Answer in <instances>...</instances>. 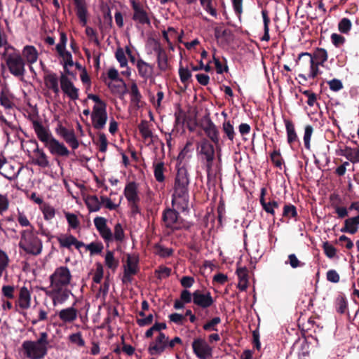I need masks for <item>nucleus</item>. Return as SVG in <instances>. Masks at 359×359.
Instances as JSON below:
<instances>
[{
	"mask_svg": "<svg viewBox=\"0 0 359 359\" xmlns=\"http://www.w3.org/2000/svg\"><path fill=\"white\" fill-rule=\"evenodd\" d=\"M222 130L225 133L227 139L231 142H233V140L236 136V132L234 130L233 124L229 120L224 121L222 123Z\"/></svg>",
	"mask_w": 359,
	"mask_h": 359,
	"instance_id": "nucleus-35",
	"label": "nucleus"
},
{
	"mask_svg": "<svg viewBox=\"0 0 359 359\" xmlns=\"http://www.w3.org/2000/svg\"><path fill=\"white\" fill-rule=\"evenodd\" d=\"M0 104L6 109L12 108L14 105V97L6 88L1 89L0 93Z\"/></svg>",
	"mask_w": 359,
	"mask_h": 359,
	"instance_id": "nucleus-29",
	"label": "nucleus"
},
{
	"mask_svg": "<svg viewBox=\"0 0 359 359\" xmlns=\"http://www.w3.org/2000/svg\"><path fill=\"white\" fill-rule=\"evenodd\" d=\"M9 259L8 255L3 250H0V277L2 276L3 271L8 265Z\"/></svg>",
	"mask_w": 359,
	"mask_h": 359,
	"instance_id": "nucleus-61",
	"label": "nucleus"
},
{
	"mask_svg": "<svg viewBox=\"0 0 359 359\" xmlns=\"http://www.w3.org/2000/svg\"><path fill=\"white\" fill-rule=\"evenodd\" d=\"M166 348L167 346L165 344L157 343V340L155 339L154 341L150 343L148 348V352L152 355H161Z\"/></svg>",
	"mask_w": 359,
	"mask_h": 359,
	"instance_id": "nucleus-34",
	"label": "nucleus"
},
{
	"mask_svg": "<svg viewBox=\"0 0 359 359\" xmlns=\"http://www.w3.org/2000/svg\"><path fill=\"white\" fill-rule=\"evenodd\" d=\"M115 57L119 62L121 67H128V60L122 48H118L116 49Z\"/></svg>",
	"mask_w": 359,
	"mask_h": 359,
	"instance_id": "nucleus-53",
	"label": "nucleus"
},
{
	"mask_svg": "<svg viewBox=\"0 0 359 359\" xmlns=\"http://www.w3.org/2000/svg\"><path fill=\"white\" fill-rule=\"evenodd\" d=\"M124 195L128 203L140 202L138 196L137 185L135 182H129L124 189Z\"/></svg>",
	"mask_w": 359,
	"mask_h": 359,
	"instance_id": "nucleus-23",
	"label": "nucleus"
},
{
	"mask_svg": "<svg viewBox=\"0 0 359 359\" xmlns=\"http://www.w3.org/2000/svg\"><path fill=\"white\" fill-rule=\"evenodd\" d=\"M155 250L156 251V253L162 257H169L173 253L172 248H165L161 245H156Z\"/></svg>",
	"mask_w": 359,
	"mask_h": 359,
	"instance_id": "nucleus-55",
	"label": "nucleus"
},
{
	"mask_svg": "<svg viewBox=\"0 0 359 359\" xmlns=\"http://www.w3.org/2000/svg\"><path fill=\"white\" fill-rule=\"evenodd\" d=\"M327 84L332 91L337 92L344 88L342 82L338 79H333L328 81Z\"/></svg>",
	"mask_w": 359,
	"mask_h": 359,
	"instance_id": "nucleus-62",
	"label": "nucleus"
},
{
	"mask_svg": "<svg viewBox=\"0 0 359 359\" xmlns=\"http://www.w3.org/2000/svg\"><path fill=\"white\" fill-rule=\"evenodd\" d=\"M48 348L35 341L24 342V352L30 359H42L47 354Z\"/></svg>",
	"mask_w": 359,
	"mask_h": 359,
	"instance_id": "nucleus-8",
	"label": "nucleus"
},
{
	"mask_svg": "<svg viewBox=\"0 0 359 359\" xmlns=\"http://www.w3.org/2000/svg\"><path fill=\"white\" fill-rule=\"evenodd\" d=\"M60 57L62 58L64 61L63 67L65 74L73 75L72 72H71L68 68V67H72L74 65L71 53L69 51L65 52L63 55H60Z\"/></svg>",
	"mask_w": 359,
	"mask_h": 359,
	"instance_id": "nucleus-37",
	"label": "nucleus"
},
{
	"mask_svg": "<svg viewBox=\"0 0 359 359\" xmlns=\"http://www.w3.org/2000/svg\"><path fill=\"white\" fill-rule=\"evenodd\" d=\"M192 348L193 352L199 359H209L212 357V348L202 338L194 339L192 342Z\"/></svg>",
	"mask_w": 359,
	"mask_h": 359,
	"instance_id": "nucleus-10",
	"label": "nucleus"
},
{
	"mask_svg": "<svg viewBox=\"0 0 359 359\" xmlns=\"http://www.w3.org/2000/svg\"><path fill=\"white\" fill-rule=\"evenodd\" d=\"M191 72L188 69V68L183 67L180 66L179 68V76L180 81L182 83L185 85V87L187 86V82L191 77Z\"/></svg>",
	"mask_w": 359,
	"mask_h": 359,
	"instance_id": "nucleus-49",
	"label": "nucleus"
},
{
	"mask_svg": "<svg viewBox=\"0 0 359 359\" xmlns=\"http://www.w3.org/2000/svg\"><path fill=\"white\" fill-rule=\"evenodd\" d=\"M51 290L48 292V295L52 298L54 306L63 304L66 302L72 292L64 287H50Z\"/></svg>",
	"mask_w": 359,
	"mask_h": 359,
	"instance_id": "nucleus-14",
	"label": "nucleus"
},
{
	"mask_svg": "<svg viewBox=\"0 0 359 359\" xmlns=\"http://www.w3.org/2000/svg\"><path fill=\"white\" fill-rule=\"evenodd\" d=\"M138 262L139 259L137 257L128 255L126 264L124 265V271L122 278V282L123 283H131L132 276L138 273Z\"/></svg>",
	"mask_w": 359,
	"mask_h": 359,
	"instance_id": "nucleus-11",
	"label": "nucleus"
},
{
	"mask_svg": "<svg viewBox=\"0 0 359 359\" xmlns=\"http://www.w3.org/2000/svg\"><path fill=\"white\" fill-rule=\"evenodd\" d=\"M285 124L287 131V140L291 148H293V144L298 142V137L295 131L293 123L290 120H285Z\"/></svg>",
	"mask_w": 359,
	"mask_h": 359,
	"instance_id": "nucleus-27",
	"label": "nucleus"
},
{
	"mask_svg": "<svg viewBox=\"0 0 359 359\" xmlns=\"http://www.w3.org/2000/svg\"><path fill=\"white\" fill-rule=\"evenodd\" d=\"M271 160L275 166L280 168L283 164V158L279 150H274L271 154Z\"/></svg>",
	"mask_w": 359,
	"mask_h": 359,
	"instance_id": "nucleus-59",
	"label": "nucleus"
},
{
	"mask_svg": "<svg viewBox=\"0 0 359 359\" xmlns=\"http://www.w3.org/2000/svg\"><path fill=\"white\" fill-rule=\"evenodd\" d=\"M266 194V189L262 187L260 191L259 202L263 210L268 214L275 216V210L279 208V203L278 201L271 200L266 202L265 200V195Z\"/></svg>",
	"mask_w": 359,
	"mask_h": 359,
	"instance_id": "nucleus-16",
	"label": "nucleus"
},
{
	"mask_svg": "<svg viewBox=\"0 0 359 359\" xmlns=\"http://www.w3.org/2000/svg\"><path fill=\"white\" fill-rule=\"evenodd\" d=\"M154 174L156 180L158 182H163L165 180L164 163L163 162L154 163Z\"/></svg>",
	"mask_w": 359,
	"mask_h": 359,
	"instance_id": "nucleus-36",
	"label": "nucleus"
},
{
	"mask_svg": "<svg viewBox=\"0 0 359 359\" xmlns=\"http://www.w3.org/2000/svg\"><path fill=\"white\" fill-rule=\"evenodd\" d=\"M190 178L184 164H177V173L175 177L173 193L172 194V206L184 212L189 208V185Z\"/></svg>",
	"mask_w": 359,
	"mask_h": 359,
	"instance_id": "nucleus-1",
	"label": "nucleus"
},
{
	"mask_svg": "<svg viewBox=\"0 0 359 359\" xmlns=\"http://www.w3.org/2000/svg\"><path fill=\"white\" fill-rule=\"evenodd\" d=\"M45 82L47 87L51 89L54 93L59 92L58 79L55 74H50L45 77Z\"/></svg>",
	"mask_w": 359,
	"mask_h": 359,
	"instance_id": "nucleus-33",
	"label": "nucleus"
},
{
	"mask_svg": "<svg viewBox=\"0 0 359 359\" xmlns=\"http://www.w3.org/2000/svg\"><path fill=\"white\" fill-rule=\"evenodd\" d=\"M46 147L48 148L50 152L53 155L55 154L60 156H68L70 153L62 143H60L54 137L50 138V140Z\"/></svg>",
	"mask_w": 359,
	"mask_h": 359,
	"instance_id": "nucleus-18",
	"label": "nucleus"
},
{
	"mask_svg": "<svg viewBox=\"0 0 359 359\" xmlns=\"http://www.w3.org/2000/svg\"><path fill=\"white\" fill-rule=\"evenodd\" d=\"M170 322H172L178 325H183L186 321L185 316L177 313H173L168 316Z\"/></svg>",
	"mask_w": 359,
	"mask_h": 359,
	"instance_id": "nucleus-60",
	"label": "nucleus"
},
{
	"mask_svg": "<svg viewBox=\"0 0 359 359\" xmlns=\"http://www.w3.org/2000/svg\"><path fill=\"white\" fill-rule=\"evenodd\" d=\"M139 131L144 139H148L152 136V132L149 129L148 122L145 120L141 121L138 125Z\"/></svg>",
	"mask_w": 359,
	"mask_h": 359,
	"instance_id": "nucleus-45",
	"label": "nucleus"
},
{
	"mask_svg": "<svg viewBox=\"0 0 359 359\" xmlns=\"http://www.w3.org/2000/svg\"><path fill=\"white\" fill-rule=\"evenodd\" d=\"M199 154L203 156V159L215 158V151L212 144L207 139H203L199 142Z\"/></svg>",
	"mask_w": 359,
	"mask_h": 359,
	"instance_id": "nucleus-22",
	"label": "nucleus"
},
{
	"mask_svg": "<svg viewBox=\"0 0 359 359\" xmlns=\"http://www.w3.org/2000/svg\"><path fill=\"white\" fill-rule=\"evenodd\" d=\"M97 135L99 137L98 140L96 142L94 141V143L97 145L98 149L100 152L105 153L107 151L108 145L107 137L103 133H98Z\"/></svg>",
	"mask_w": 359,
	"mask_h": 359,
	"instance_id": "nucleus-43",
	"label": "nucleus"
},
{
	"mask_svg": "<svg viewBox=\"0 0 359 359\" xmlns=\"http://www.w3.org/2000/svg\"><path fill=\"white\" fill-rule=\"evenodd\" d=\"M221 323V318L218 316L214 317L203 325L205 331H217V325Z\"/></svg>",
	"mask_w": 359,
	"mask_h": 359,
	"instance_id": "nucleus-50",
	"label": "nucleus"
},
{
	"mask_svg": "<svg viewBox=\"0 0 359 359\" xmlns=\"http://www.w3.org/2000/svg\"><path fill=\"white\" fill-rule=\"evenodd\" d=\"M90 116L93 127L98 130L104 129L107 121V106L93 107Z\"/></svg>",
	"mask_w": 359,
	"mask_h": 359,
	"instance_id": "nucleus-9",
	"label": "nucleus"
},
{
	"mask_svg": "<svg viewBox=\"0 0 359 359\" xmlns=\"http://www.w3.org/2000/svg\"><path fill=\"white\" fill-rule=\"evenodd\" d=\"M86 250L90 251V255L100 254L104 246L100 242H92L86 246Z\"/></svg>",
	"mask_w": 359,
	"mask_h": 359,
	"instance_id": "nucleus-46",
	"label": "nucleus"
},
{
	"mask_svg": "<svg viewBox=\"0 0 359 359\" xmlns=\"http://www.w3.org/2000/svg\"><path fill=\"white\" fill-rule=\"evenodd\" d=\"M24 251L32 255H36L41 251L42 244L40 239L32 232L27 233L24 230Z\"/></svg>",
	"mask_w": 359,
	"mask_h": 359,
	"instance_id": "nucleus-7",
	"label": "nucleus"
},
{
	"mask_svg": "<svg viewBox=\"0 0 359 359\" xmlns=\"http://www.w3.org/2000/svg\"><path fill=\"white\" fill-rule=\"evenodd\" d=\"M85 202L90 212H97L101 208V203L96 195L88 196Z\"/></svg>",
	"mask_w": 359,
	"mask_h": 359,
	"instance_id": "nucleus-31",
	"label": "nucleus"
},
{
	"mask_svg": "<svg viewBox=\"0 0 359 359\" xmlns=\"http://www.w3.org/2000/svg\"><path fill=\"white\" fill-rule=\"evenodd\" d=\"M162 222L164 226L172 231L189 229L190 225L186 222L180 215V213L174 208H165L162 213Z\"/></svg>",
	"mask_w": 359,
	"mask_h": 359,
	"instance_id": "nucleus-2",
	"label": "nucleus"
},
{
	"mask_svg": "<svg viewBox=\"0 0 359 359\" xmlns=\"http://www.w3.org/2000/svg\"><path fill=\"white\" fill-rule=\"evenodd\" d=\"M298 216L297 208L291 204H285L283 207V217H287V218H294L295 220H297V217Z\"/></svg>",
	"mask_w": 359,
	"mask_h": 359,
	"instance_id": "nucleus-39",
	"label": "nucleus"
},
{
	"mask_svg": "<svg viewBox=\"0 0 359 359\" xmlns=\"http://www.w3.org/2000/svg\"><path fill=\"white\" fill-rule=\"evenodd\" d=\"M296 65L301 66L302 69H306L307 67L310 68L308 76H306L304 74H299V77L302 79L304 81H306L308 78L315 79L318 74H321V72L319 69V66H320V65H318L312 60L310 53L304 52L300 53L296 60Z\"/></svg>",
	"mask_w": 359,
	"mask_h": 359,
	"instance_id": "nucleus-4",
	"label": "nucleus"
},
{
	"mask_svg": "<svg viewBox=\"0 0 359 359\" xmlns=\"http://www.w3.org/2000/svg\"><path fill=\"white\" fill-rule=\"evenodd\" d=\"M193 303L198 308L205 309L212 306L215 300L209 291L203 292L200 290H196L193 292Z\"/></svg>",
	"mask_w": 359,
	"mask_h": 359,
	"instance_id": "nucleus-12",
	"label": "nucleus"
},
{
	"mask_svg": "<svg viewBox=\"0 0 359 359\" xmlns=\"http://www.w3.org/2000/svg\"><path fill=\"white\" fill-rule=\"evenodd\" d=\"M130 4L133 10V20L141 25H150V19L143 5L135 0H130Z\"/></svg>",
	"mask_w": 359,
	"mask_h": 359,
	"instance_id": "nucleus-13",
	"label": "nucleus"
},
{
	"mask_svg": "<svg viewBox=\"0 0 359 359\" xmlns=\"http://www.w3.org/2000/svg\"><path fill=\"white\" fill-rule=\"evenodd\" d=\"M359 229V214L357 216L348 217L344 220V226L341 229L343 233L355 234Z\"/></svg>",
	"mask_w": 359,
	"mask_h": 359,
	"instance_id": "nucleus-19",
	"label": "nucleus"
},
{
	"mask_svg": "<svg viewBox=\"0 0 359 359\" xmlns=\"http://www.w3.org/2000/svg\"><path fill=\"white\" fill-rule=\"evenodd\" d=\"M205 133L215 145H217L219 144V133L216 126L213 127L212 129L205 131Z\"/></svg>",
	"mask_w": 359,
	"mask_h": 359,
	"instance_id": "nucleus-52",
	"label": "nucleus"
},
{
	"mask_svg": "<svg viewBox=\"0 0 359 359\" xmlns=\"http://www.w3.org/2000/svg\"><path fill=\"white\" fill-rule=\"evenodd\" d=\"M166 324L165 323H156L152 327H151L149 330L145 332V337L147 338H150L152 337L154 332L155 331H161V330L166 329Z\"/></svg>",
	"mask_w": 359,
	"mask_h": 359,
	"instance_id": "nucleus-57",
	"label": "nucleus"
},
{
	"mask_svg": "<svg viewBox=\"0 0 359 359\" xmlns=\"http://www.w3.org/2000/svg\"><path fill=\"white\" fill-rule=\"evenodd\" d=\"M69 341L72 343L77 344L79 346H85V341L82 337V334L81 332H76L74 334H72L69 336Z\"/></svg>",
	"mask_w": 359,
	"mask_h": 359,
	"instance_id": "nucleus-63",
	"label": "nucleus"
},
{
	"mask_svg": "<svg viewBox=\"0 0 359 359\" xmlns=\"http://www.w3.org/2000/svg\"><path fill=\"white\" fill-rule=\"evenodd\" d=\"M76 237L72 235L65 236L63 237H58L57 241L60 247L70 249L72 245H74Z\"/></svg>",
	"mask_w": 359,
	"mask_h": 359,
	"instance_id": "nucleus-42",
	"label": "nucleus"
},
{
	"mask_svg": "<svg viewBox=\"0 0 359 359\" xmlns=\"http://www.w3.org/2000/svg\"><path fill=\"white\" fill-rule=\"evenodd\" d=\"M332 206L339 219L348 217V211L351 210H356L359 213V202L358 201L351 203L348 208L340 206L334 203H332Z\"/></svg>",
	"mask_w": 359,
	"mask_h": 359,
	"instance_id": "nucleus-20",
	"label": "nucleus"
},
{
	"mask_svg": "<svg viewBox=\"0 0 359 359\" xmlns=\"http://www.w3.org/2000/svg\"><path fill=\"white\" fill-rule=\"evenodd\" d=\"M313 132V128L311 125H306L305 126L304 135V147H306V149H307L309 150L311 149L310 142H311V137Z\"/></svg>",
	"mask_w": 359,
	"mask_h": 359,
	"instance_id": "nucleus-51",
	"label": "nucleus"
},
{
	"mask_svg": "<svg viewBox=\"0 0 359 359\" xmlns=\"http://www.w3.org/2000/svg\"><path fill=\"white\" fill-rule=\"evenodd\" d=\"M330 38L332 43L336 47H339L340 46L343 45L346 41V39L344 36L337 33L332 34Z\"/></svg>",
	"mask_w": 359,
	"mask_h": 359,
	"instance_id": "nucleus-64",
	"label": "nucleus"
},
{
	"mask_svg": "<svg viewBox=\"0 0 359 359\" xmlns=\"http://www.w3.org/2000/svg\"><path fill=\"white\" fill-rule=\"evenodd\" d=\"M2 53L1 57L8 65L10 72L15 76H22V59L18 50L7 48Z\"/></svg>",
	"mask_w": 359,
	"mask_h": 359,
	"instance_id": "nucleus-3",
	"label": "nucleus"
},
{
	"mask_svg": "<svg viewBox=\"0 0 359 359\" xmlns=\"http://www.w3.org/2000/svg\"><path fill=\"white\" fill-rule=\"evenodd\" d=\"M104 274L103 266L101 263H96V271L93 276V280L95 283H100Z\"/></svg>",
	"mask_w": 359,
	"mask_h": 359,
	"instance_id": "nucleus-58",
	"label": "nucleus"
},
{
	"mask_svg": "<svg viewBox=\"0 0 359 359\" xmlns=\"http://www.w3.org/2000/svg\"><path fill=\"white\" fill-rule=\"evenodd\" d=\"M28 118L32 123L33 128L37 135L38 138L41 142H44L46 146L49 143L50 138L53 137L48 133L47 130L39 121L38 111L36 109H32V111L29 113Z\"/></svg>",
	"mask_w": 359,
	"mask_h": 359,
	"instance_id": "nucleus-6",
	"label": "nucleus"
},
{
	"mask_svg": "<svg viewBox=\"0 0 359 359\" xmlns=\"http://www.w3.org/2000/svg\"><path fill=\"white\" fill-rule=\"evenodd\" d=\"M154 50L157 55V63L158 69L162 72H165L168 67V59L165 48L158 43L154 47Z\"/></svg>",
	"mask_w": 359,
	"mask_h": 359,
	"instance_id": "nucleus-17",
	"label": "nucleus"
},
{
	"mask_svg": "<svg viewBox=\"0 0 359 359\" xmlns=\"http://www.w3.org/2000/svg\"><path fill=\"white\" fill-rule=\"evenodd\" d=\"M24 57L29 63H34L37 60L38 52L34 46H27L24 47Z\"/></svg>",
	"mask_w": 359,
	"mask_h": 359,
	"instance_id": "nucleus-32",
	"label": "nucleus"
},
{
	"mask_svg": "<svg viewBox=\"0 0 359 359\" xmlns=\"http://www.w3.org/2000/svg\"><path fill=\"white\" fill-rule=\"evenodd\" d=\"M262 15L263 22H264V35L262 37L261 40L264 41H268L270 40L269 28V25L270 23V18L268 16V12L266 10H262Z\"/></svg>",
	"mask_w": 359,
	"mask_h": 359,
	"instance_id": "nucleus-38",
	"label": "nucleus"
},
{
	"mask_svg": "<svg viewBox=\"0 0 359 359\" xmlns=\"http://www.w3.org/2000/svg\"><path fill=\"white\" fill-rule=\"evenodd\" d=\"M76 8V15L79 19L87 18V9L80 0H74Z\"/></svg>",
	"mask_w": 359,
	"mask_h": 359,
	"instance_id": "nucleus-54",
	"label": "nucleus"
},
{
	"mask_svg": "<svg viewBox=\"0 0 359 359\" xmlns=\"http://www.w3.org/2000/svg\"><path fill=\"white\" fill-rule=\"evenodd\" d=\"M61 89L70 99L75 100L79 98V90L65 74L60 76Z\"/></svg>",
	"mask_w": 359,
	"mask_h": 359,
	"instance_id": "nucleus-15",
	"label": "nucleus"
},
{
	"mask_svg": "<svg viewBox=\"0 0 359 359\" xmlns=\"http://www.w3.org/2000/svg\"><path fill=\"white\" fill-rule=\"evenodd\" d=\"M130 102L137 109H139L141 105V100L142 96L139 90L137 85L135 82H133L130 86Z\"/></svg>",
	"mask_w": 359,
	"mask_h": 359,
	"instance_id": "nucleus-30",
	"label": "nucleus"
},
{
	"mask_svg": "<svg viewBox=\"0 0 359 359\" xmlns=\"http://www.w3.org/2000/svg\"><path fill=\"white\" fill-rule=\"evenodd\" d=\"M71 278V273L67 266L58 267L50 276V287H65L69 284Z\"/></svg>",
	"mask_w": 359,
	"mask_h": 359,
	"instance_id": "nucleus-5",
	"label": "nucleus"
},
{
	"mask_svg": "<svg viewBox=\"0 0 359 359\" xmlns=\"http://www.w3.org/2000/svg\"><path fill=\"white\" fill-rule=\"evenodd\" d=\"M34 156L32 159L34 164L37 165L41 168H46L49 165V162L47 158L46 154L41 149H39L36 144V149L34 150Z\"/></svg>",
	"mask_w": 359,
	"mask_h": 359,
	"instance_id": "nucleus-26",
	"label": "nucleus"
},
{
	"mask_svg": "<svg viewBox=\"0 0 359 359\" xmlns=\"http://www.w3.org/2000/svg\"><path fill=\"white\" fill-rule=\"evenodd\" d=\"M136 67L140 76L143 79H147L152 74L154 65L144 62L141 58L137 60Z\"/></svg>",
	"mask_w": 359,
	"mask_h": 359,
	"instance_id": "nucleus-24",
	"label": "nucleus"
},
{
	"mask_svg": "<svg viewBox=\"0 0 359 359\" xmlns=\"http://www.w3.org/2000/svg\"><path fill=\"white\" fill-rule=\"evenodd\" d=\"M212 1V0H200V2L206 12L209 13L213 17H217V10L213 8Z\"/></svg>",
	"mask_w": 359,
	"mask_h": 359,
	"instance_id": "nucleus-56",
	"label": "nucleus"
},
{
	"mask_svg": "<svg viewBox=\"0 0 359 359\" xmlns=\"http://www.w3.org/2000/svg\"><path fill=\"white\" fill-rule=\"evenodd\" d=\"M63 139L72 148V149H76L79 146V141L76 137L74 130H71L69 133Z\"/></svg>",
	"mask_w": 359,
	"mask_h": 359,
	"instance_id": "nucleus-48",
	"label": "nucleus"
},
{
	"mask_svg": "<svg viewBox=\"0 0 359 359\" xmlns=\"http://www.w3.org/2000/svg\"><path fill=\"white\" fill-rule=\"evenodd\" d=\"M337 154L344 156L353 163H359V148H351L346 146L344 149L340 148Z\"/></svg>",
	"mask_w": 359,
	"mask_h": 359,
	"instance_id": "nucleus-21",
	"label": "nucleus"
},
{
	"mask_svg": "<svg viewBox=\"0 0 359 359\" xmlns=\"http://www.w3.org/2000/svg\"><path fill=\"white\" fill-rule=\"evenodd\" d=\"M78 311L73 306L62 309L58 313L60 319L65 323L74 322L77 318Z\"/></svg>",
	"mask_w": 359,
	"mask_h": 359,
	"instance_id": "nucleus-25",
	"label": "nucleus"
},
{
	"mask_svg": "<svg viewBox=\"0 0 359 359\" xmlns=\"http://www.w3.org/2000/svg\"><path fill=\"white\" fill-rule=\"evenodd\" d=\"M351 27V21L347 18H342L338 23V29L342 34H348Z\"/></svg>",
	"mask_w": 359,
	"mask_h": 359,
	"instance_id": "nucleus-44",
	"label": "nucleus"
},
{
	"mask_svg": "<svg viewBox=\"0 0 359 359\" xmlns=\"http://www.w3.org/2000/svg\"><path fill=\"white\" fill-rule=\"evenodd\" d=\"M40 209L42 211L46 220H50L55 217V210L54 208L48 203H43L40 205Z\"/></svg>",
	"mask_w": 359,
	"mask_h": 359,
	"instance_id": "nucleus-40",
	"label": "nucleus"
},
{
	"mask_svg": "<svg viewBox=\"0 0 359 359\" xmlns=\"http://www.w3.org/2000/svg\"><path fill=\"white\" fill-rule=\"evenodd\" d=\"M325 255L329 259H333L337 255V249L328 241H325L322 245Z\"/></svg>",
	"mask_w": 359,
	"mask_h": 359,
	"instance_id": "nucleus-47",
	"label": "nucleus"
},
{
	"mask_svg": "<svg viewBox=\"0 0 359 359\" xmlns=\"http://www.w3.org/2000/svg\"><path fill=\"white\" fill-rule=\"evenodd\" d=\"M105 265L112 270H115L118 266V261L114 258V252L108 250L104 259Z\"/></svg>",
	"mask_w": 359,
	"mask_h": 359,
	"instance_id": "nucleus-41",
	"label": "nucleus"
},
{
	"mask_svg": "<svg viewBox=\"0 0 359 359\" xmlns=\"http://www.w3.org/2000/svg\"><path fill=\"white\" fill-rule=\"evenodd\" d=\"M311 56L314 62H316L323 67L324 63L327 60L328 53L325 48H316L313 53H311Z\"/></svg>",
	"mask_w": 359,
	"mask_h": 359,
	"instance_id": "nucleus-28",
	"label": "nucleus"
}]
</instances>
